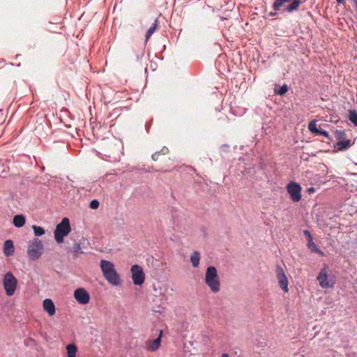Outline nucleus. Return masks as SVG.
Instances as JSON below:
<instances>
[{
    "mask_svg": "<svg viewBox=\"0 0 357 357\" xmlns=\"http://www.w3.org/2000/svg\"><path fill=\"white\" fill-rule=\"evenodd\" d=\"M287 192H289L291 199L295 202H299L301 199V185L295 182H291L287 185Z\"/></svg>",
    "mask_w": 357,
    "mask_h": 357,
    "instance_id": "9",
    "label": "nucleus"
},
{
    "mask_svg": "<svg viewBox=\"0 0 357 357\" xmlns=\"http://www.w3.org/2000/svg\"><path fill=\"white\" fill-rule=\"evenodd\" d=\"M222 357H229V355L226 353L222 354Z\"/></svg>",
    "mask_w": 357,
    "mask_h": 357,
    "instance_id": "37",
    "label": "nucleus"
},
{
    "mask_svg": "<svg viewBox=\"0 0 357 357\" xmlns=\"http://www.w3.org/2000/svg\"><path fill=\"white\" fill-rule=\"evenodd\" d=\"M307 243H310V242H312L313 241V238H312V236L310 235V236H308L307 238Z\"/></svg>",
    "mask_w": 357,
    "mask_h": 357,
    "instance_id": "34",
    "label": "nucleus"
},
{
    "mask_svg": "<svg viewBox=\"0 0 357 357\" xmlns=\"http://www.w3.org/2000/svg\"><path fill=\"white\" fill-rule=\"evenodd\" d=\"M308 129L313 134H317L319 128H317L316 122L314 121H312L309 123Z\"/></svg>",
    "mask_w": 357,
    "mask_h": 357,
    "instance_id": "25",
    "label": "nucleus"
},
{
    "mask_svg": "<svg viewBox=\"0 0 357 357\" xmlns=\"http://www.w3.org/2000/svg\"><path fill=\"white\" fill-rule=\"evenodd\" d=\"M162 335V331L160 330L158 337L153 340H149L146 343V349L150 351H157L161 344V337Z\"/></svg>",
    "mask_w": 357,
    "mask_h": 357,
    "instance_id": "12",
    "label": "nucleus"
},
{
    "mask_svg": "<svg viewBox=\"0 0 357 357\" xmlns=\"http://www.w3.org/2000/svg\"><path fill=\"white\" fill-rule=\"evenodd\" d=\"M43 245L38 238H35L29 245L27 255L31 260L38 259L43 254Z\"/></svg>",
    "mask_w": 357,
    "mask_h": 357,
    "instance_id": "6",
    "label": "nucleus"
},
{
    "mask_svg": "<svg viewBox=\"0 0 357 357\" xmlns=\"http://www.w3.org/2000/svg\"><path fill=\"white\" fill-rule=\"evenodd\" d=\"M338 3H343L344 2V0H336Z\"/></svg>",
    "mask_w": 357,
    "mask_h": 357,
    "instance_id": "35",
    "label": "nucleus"
},
{
    "mask_svg": "<svg viewBox=\"0 0 357 357\" xmlns=\"http://www.w3.org/2000/svg\"><path fill=\"white\" fill-rule=\"evenodd\" d=\"M100 268L105 279L113 285H118L120 283V278L118 275L114 264L109 261L102 259Z\"/></svg>",
    "mask_w": 357,
    "mask_h": 357,
    "instance_id": "2",
    "label": "nucleus"
},
{
    "mask_svg": "<svg viewBox=\"0 0 357 357\" xmlns=\"http://www.w3.org/2000/svg\"><path fill=\"white\" fill-rule=\"evenodd\" d=\"M32 229L36 236H41L45 234V229L41 227L33 225Z\"/></svg>",
    "mask_w": 357,
    "mask_h": 357,
    "instance_id": "24",
    "label": "nucleus"
},
{
    "mask_svg": "<svg viewBox=\"0 0 357 357\" xmlns=\"http://www.w3.org/2000/svg\"><path fill=\"white\" fill-rule=\"evenodd\" d=\"M316 135H324L326 137H329V134L327 131L326 130H321V129H319V130L317 131V134Z\"/></svg>",
    "mask_w": 357,
    "mask_h": 357,
    "instance_id": "29",
    "label": "nucleus"
},
{
    "mask_svg": "<svg viewBox=\"0 0 357 357\" xmlns=\"http://www.w3.org/2000/svg\"><path fill=\"white\" fill-rule=\"evenodd\" d=\"M43 306L44 310L47 312L50 316H53L55 314V305L51 299H45L43 303Z\"/></svg>",
    "mask_w": 357,
    "mask_h": 357,
    "instance_id": "13",
    "label": "nucleus"
},
{
    "mask_svg": "<svg viewBox=\"0 0 357 357\" xmlns=\"http://www.w3.org/2000/svg\"><path fill=\"white\" fill-rule=\"evenodd\" d=\"M346 136V133L344 130H336L335 131V137L340 141L344 139Z\"/></svg>",
    "mask_w": 357,
    "mask_h": 357,
    "instance_id": "26",
    "label": "nucleus"
},
{
    "mask_svg": "<svg viewBox=\"0 0 357 357\" xmlns=\"http://www.w3.org/2000/svg\"><path fill=\"white\" fill-rule=\"evenodd\" d=\"M71 231L70 221L68 218H63L60 223H59L54 230V238L58 243L63 242L64 236L69 234Z\"/></svg>",
    "mask_w": 357,
    "mask_h": 357,
    "instance_id": "3",
    "label": "nucleus"
},
{
    "mask_svg": "<svg viewBox=\"0 0 357 357\" xmlns=\"http://www.w3.org/2000/svg\"><path fill=\"white\" fill-rule=\"evenodd\" d=\"M70 250L75 254L83 253V252L81 250V246L79 243H75Z\"/></svg>",
    "mask_w": 357,
    "mask_h": 357,
    "instance_id": "27",
    "label": "nucleus"
},
{
    "mask_svg": "<svg viewBox=\"0 0 357 357\" xmlns=\"http://www.w3.org/2000/svg\"><path fill=\"white\" fill-rule=\"evenodd\" d=\"M277 274L279 282V285L284 291H288V280L283 269L280 267L277 268Z\"/></svg>",
    "mask_w": 357,
    "mask_h": 357,
    "instance_id": "11",
    "label": "nucleus"
},
{
    "mask_svg": "<svg viewBox=\"0 0 357 357\" xmlns=\"http://www.w3.org/2000/svg\"><path fill=\"white\" fill-rule=\"evenodd\" d=\"M74 297L79 303L82 305L88 303L90 300L89 294L82 288L77 289L75 291Z\"/></svg>",
    "mask_w": 357,
    "mask_h": 357,
    "instance_id": "10",
    "label": "nucleus"
},
{
    "mask_svg": "<svg viewBox=\"0 0 357 357\" xmlns=\"http://www.w3.org/2000/svg\"><path fill=\"white\" fill-rule=\"evenodd\" d=\"M287 3H290L283 9V12L292 13L298 9L301 3V0H275L273 4V8L275 11L280 10Z\"/></svg>",
    "mask_w": 357,
    "mask_h": 357,
    "instance_id": "4",
    "label": "nucleus"
},
{
    "mask_svg": "<svg viewBox=\"0 0 357 357\" xmlns=\"http://www.w3.org/2000/svg\"><path fill=\"white\" fill-rule=\"evenodd\" d=\"M317 279L319 281L320 286L323 288L333 287L335 284V282L332 278H328V268L326 266L321 269Z\"/></svg>",
    "mask_w": 357,
    "mask_h": 357,
    "instance_id": "7",
    "label": "nucleus"
},
{
    "mask_svg": "<svg viewBox=\"0 0 357 357\" xmlns=\"http://www.w3.org/2000/svg\"><path fill=\"white\" fill-rule=\"evenodd\" d=\"M349 119L357 126V112L355 109L349 111Z\"/></svg>",
    "mask_w": 357,
    "mask_h": 357,
    "instance_id": "22",
    "label": "nucleus"
},
{
    "mask_svg": "<svg viewBox=\"0 0 357 357\" xmlns=\"http://www.w3.org/2000/svg\"><path fill=\"white\" fill-rule=\"evenodd\" d=\"M200 261V254L198 251H194L192 254L190 255V261L192 264V266L196 268L199 266Z\"/></svg>",
    "mask_w": 357,
    "mask_h": 357,
    "instance_id": "16",
    "label": "nucleus"
},
{
    "mask_svg": "<svg viewBox=\"0 0 357 357\" xmlns=\"http://www.w3.org/2000/svg\"><path fill=\"white\" fill-rule=\"evenodd\" d=\"M206 284L213 293H218L220 290V280L215 266H208L206 270L205 279Z\"/></svg>",
    "mask_w": 357,
    "mask_h": 357,
    "instance_id": "1",
    "label": "nucleus"
},
{
    "mask_svg": "<svg viewBox=\"0 0 357 357\" xmlns=\"http://www.w3.org/2000/svg\"><path fill=\"white\" fill-rule=\"evenodd\" d=\"M355 3V5H356V9H357V0H353Z\"/></svg>",
    "mask_w": 357,
    "mask_h": 357,
    "instance_id": "38",
    "label": "nucleus"
},
{
    "mask_svg": "<svg viewBox=\"0 0 357 357\" xmlns=\"http://www.w3.org/2000/svg\"><path fill=\"white\" fill-rule=\"evenodd\" d=\"M157 29H158V20L155 19L154 23L152 24V26L149 28V29L146 32V40H149V38L152 36V34L155 31V30Z\"/></svg>",
    "mask_w": 357,
    "mask_h": 357,
    "instance_id": "19",
    "label": "nucleus"
},
{
    "mask_svg": "<svg viewBox=\"0 0 357 357\" xmlns=\"http://www.w3.org/2000/svg\"><path fill=\"white\" fill-rule=\"evenodd\" d=\"M310 190V192H312V190H314V188H312Z\"/></svg>",
    "mask_w": 357,
    "mask_h": 357,
    "instance_id": "39",
    "label": "nucleus"
},
{
    "mask_svg": "<svg viewBox=\"0 0 357 357\" xmlns=\"http://www.w3.org/2000/svg\"><path fill=\"white\" fill-rule=\"evenodd\" d=\"M303 234L306 238H307L308 236H310V235H311L309 230H304Z\"/></svg>",
    "mask_w": 357,
    "mask_h": 357,
    "instance_id": "33",
    "label": "nucleus"
},
{
    "mask_svg": "<svg viewBox=\"0 0 357 357\" xmlns=\"http://www.w3.org/2000/svg\"><path fill=\"white\" fill-rule=\"evenodd\" d=\"M307 248L313 252L324 255V252L319 250V248L317 246L313 241L312 242L307 243Z\"/></svg>",
    "mask_w": 357,
    "mask_h": 357,
    "instance_id": "21",
    "label": "nucleus"
},
{
    "mask_svg": "<svg viewBox=\"0 0 357 357\" xmlns=\"http://www.w3.org/2000/svg\"><path fill=\"white\" fill-rule=\"evenodd\" d=\"M3 254L6 257L12 256L15 252V247L12 240H6L3 244Z\"/></svg>",
    "mask_w": 357,
    "mask_h": 357,
    "instance_id": "14",
    "label": "nucleus"
},
{
    "mask_svg": "<svg viewBox=\"0 0 357 357\" xmlns=\"http://www.w3.org/2000/svg\"><path fill=\"white\" fill-rule=\"evenodd\" d=\"M133 54L137 61H141L144 56V50L143 48L137 49L133 52Z\"/></svg>",
    "mask_w": 357,
    "mask_h": 357,
    "instance_id": "20",
    "label": "nucleus"
},
{
    "mask_svg": "<svg viewBox=\"0 0 357 357\" xmlns=\"http://www.w3.org/2000/svg\"><path fill=\"white\" fill-rule=\"evenodd\" d=\"M351 146V140H340L337 143V146L340 151H345Z\"/></svg>",
    "mask_w": 357,
    "mask_h": 357,
    "instance_id": "17",
    "label": "nucleus"
},
{
    "mask_svg": "<svg viewBox=\"0 0 357 357\" xmlns=\"http://www.w3.org/2000/svg\"><path fill=\"white\" fill-rule=\"evenodd\" d=\"M160 155V152H155L151 156L153 160L157 161L158 160L159 155Z\"/></svg>",
    "mask_w": 357,
    "mask_h": 357,
    "instance_id": "30",
    "label": "nucleus"
},
{
    "mask_svg": "<svg viewBox=\"0 0 357 357\" xmlns=\"http://www.w3.org/2000/svg\"><path fill=\"white\" fill-rule=\"evenodd\" d=\"M276 15H277V13H272V12H271V13H270V15H271V16H272V17H274V16H275Z\"/></svg>",
    "mask_w": 357,
    "mask_h": 357,
    "instance_id": "36",
    "label": "nucleus"
},
{
    "mask_svg": "<svg viewBox=\"0 0 357 357\" xmlns=\"http://www.w3.org/2000/svg\"><path fill=\"white\" fill-rule=\"evenodd\" d=\"M26 222V217L23 214H17L13 217V224L15 227L20 228L24 225Z\"/></svg>",
    "mask_w": 357,
    "mask_h": 357,
    "instance_id": "15",
    "label": "nucleus"
},
{
    "mask_svg": "<svg viewBox=\"0 0 357 357\" xmlns=\"http://www.w3.org/2000/svg\"><path fill=\"white\" fill-rule=\"evenodd\" d=\"M229 146L227 144H223L221 146L220 149L222 151H227Z\"/></svg>",
    "mask_w": 357,
    "mask_h": 357,
    "instance_id": "32",
    "label": "nucleus"
},
{
    "mask_svg": "<svg viewBox=\"0 0 357 357\" xmlns=\"http://www.w3.org/2000/svg\"><path fill=\"white\" fill-rule=\"evenodd\" d=\"M310 190V192H312V190H314V188H312Z\"/></svg>",
    "mask_w": 357,
    "mask_h": 357,
    "instance_id": "40",
    "label": "nucleus"
},
{
    "mask_svg": "<svg viewBox=\"0 0 357 357\" xmlns=\"http://www.w3.org/2000/svg\"><path fill=\"white\" fill-rule=\"evenodd\" d=\"M100 203L97 199L91 201L89 206L92 209H97L99 207Z\"/></svg>",
    "mask_w": 357,
    "mask_h": 357,
    "instance_id": "28",
    "label": "nucleus"
},
{
    "mask_svg": "<svg viewBox=\"0 0 357 357\" xmlns=\"http://www.w3.org/2000/svg\"><path fill=\"white\" fill-rule=\"evenodd\" d=\"M132 278L135 285H141L144 283L145 275L142 267L139 265H133L131 268Z\"/></svg>",
    "mask_w": 357,
    "mask_h": 357,
    "instance_id": "8",
    "label": "nucleus"
},
{
    "mask_svg": "<svg viewBox=\"0 0 357 357\" xmlns=\"http://www.w3.org/2000/svg\"><path fill=\"white\" fill-rule=\"evenodd\" d=\"M169 150L167 147H163L161 150H160V154H162V155H165L168 153Z\"/></svg>",
    "mask_w": 357,
    "mask_h": 357,
    "instance_id": "31",
    "label": "nucleus"
},
{
    "mask_svg": "<svg viewBox=\"0 0 357 357\" xmlns=\"http://www.w3.org/2000/svg\"><path fill=\"white\" fill-rule=\"evenodd\" d=\"M3 286L7 296H11L14 294L17 286V280L12 272L9 271L5 274Z\"/></svg>",
    "mask_w": 357,
    "mask_h": 357,
    "instance_id": "5",
    "label": "nucleus"
},
{
    "mask_svg": "<svg viewBox=\"0 0 357 357\" xmlns=\"http://www.w3.org/2000/svg\"><path fill=\"white\" fill-rule=\"evenodd\" d=\"M288 86L284 84L282 86H276L275 88V93L278 95L282 96L287 93Z\"/></svg>",
    "mask_w": 357,
    "mask_h": 357,
    "instance_id": "23",
    "label": "nucleus"
},
{
    "mask_svg": "<svg viewBox=\"0 0 357 357\" xmlns=\"http://www.w3.org/2000/svg\"><path fill=\"white\" fill-rule=\"evenodd\" d=\"M67 357H76L77 348L74 344H70L66 347Z\"/></svg>",
    "mask_w": 357,
    "mask_h": 357,
    "instance_id": "18",
    "label": "nucleus"
}]
</instances>
